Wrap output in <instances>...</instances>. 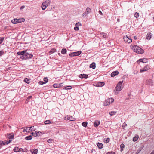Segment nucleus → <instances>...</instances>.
Listing matches in <instances>:
<instances>
[{
    "instance_id": "12",
    "label": "nucleus",
    "mask_w": 154,
    "mask_h": 154,
    "mask_svg": "<svg viewBox=\"0 0 154 154\" xmlns=\"http://www.w3.org/2000/svg\"><path fill=\"white\" fill-rule=\"evenodd\" d=\"M79 77L82 79H86L88 77V75L86 74H81L79 75Z\"/></svg>"
},
{
    "instance_id": "18",
    "label": "nucleus",
    "mask_w": 154,
    "mask_h": 154,
    "mask_svg": "<svg viewBox=\"0 0 154 154\" xmlns=\"http://www.w3.org/2000/svg\"><path fill=\"white\" fill-rule=\"evenodd\" d=\"M30 152L32 153V154H37L38 153V149H32L30 150Z\"/></svg>"
},
{
    "instance_id": "32",
    "label": "nucleus",
    "mask_w": 154,
    "mask_h": 154,
    "mask_svg": "<svg viewBox=\"0 0 154 154\" xmlns=\"http://www.w3.org/2000/svg\"><path fill=\"white\" fill-rule=\"evenodd\" d=\"M100 34L104 38H106L107 37L106 34L104 32H101Z\"/></svg>"
},
{
    "instance_id": "53",
    "label": "nucleus",
    "mask_w": 154,
    "mask_h": 154,
    "mask_svg": "<svg viewBox=\"0 0 154 154\" xmlns=\"http://www.w3.org/2000/svg\"><path fill=\"white\" fill-rule=\"evenodd\" d=\"M23 149L22 148H19V152H23Z\"/></svg>"
},
{
    "instance_id": "27",
    "label": "nucleus",
    "mask_w": 154,
    "mask_h": 154,
    "mask_svg": "<svg viewBox=\"0 0 154 154\" xmlns=\"http://www.w3.org/2000/svg\"><path fill=\"white\" fill-rule=\"evenodd\" d=\"M123 39L125 42H128V36L127 35H126V36H124Z\"/></svg>"
},
{
    "instance_id": "30",
    "label": "nucleus",
    "mask_w": 154,
    "mask_h": 154,
    "mask_svg": "<svg viewBox=\"0 0 154 154\" xmlns=\"http://www.w3.org/2000/svg\"><path fill=\"white\" fill-rule=\"evenodd\" d=\"M51 122V121L50 120H47L45 121L44 123L45 124H51L52 123Z\"/></svg>"
},
{
    "instance_id": "62",
    "label": "nucleus",
    "mask_w": 154,
    "mask_h": 154,
    "mask_svg": "<svg viewBox=\"0 0 154 154\" xmlns=\"http://www.w3.org/2000/svg\"><path fill=\"white\" fill-rule=\"evenodd\" d=\"M33 56L32 55L29 54V59L31 58Z\"/></svg>"
},
{
    "instance_id": "19",
    "label": "nucleus",
    "mask_w": 154,
    "mask_h": 154,
    "mask_svg": "<svg viewBox=\"0 0 154 154\" xmlns=\"http://www.w3.org/2000/svg\"><path fill=\"white\" fill-rule=\"evenodd\" d=\"M97 145L98 148L100 149L102 148L103 146V145L102 143L99 142L97 143Z\"/></svg>"
},
{
    "instance_id": "3",
    "label": "nucleus",
    "mask_w": 154,
    "mask_h": 154,
    "mask_svg": "<svg viewBox=\"0 0 154 154\" xmlns=\"http://www.w3.org/2000/svg\"><path fill=\"white\" fill-rule=\"evenodd\" d=\"M122 82L120 81L117 85L116 88V91H120L122 89L123 87L122 86Z\"/></svg>"
},
{
    "instance_id": "57",
    "label": "nucleus",
    "mask_w": 154,
    "mask_h": 154,
    "mask_svg": "<svg viewBox=\"0 0 154 154\" xmlns=\"http://www.w3.org/2000/svg\"><path fill=\"white\" fill-rule=\"evenodd\" d=\"M2 143V146L6 144V143L5 142H5H4V141H3V143Z\"/></svg>"
},
{
    "instance_id": "23",
    "label": "nucleus",
    "mask_w": 154,
    "mask_h": 154,
    "mask_svg": "<svg viewBox=\"0 0 154 154\" xmlns=\"http://www.w3.org/2000/svg\"><path fill=\"white\" fill-rule=\"evenodd\" d=\"M139 137V136L138 135H136L135 137H134L133 139V141L134 142L136 141L137 140V139Z\"/></svg>"
},
{
    "instance_id": "2",
    "label": "nucleus",
    "mask_w": 154,
    "mask_h": 154,
    "mask_svg": "<svg viewBox=\"0 0 154 154\" xmlns=\"http://www.w3.org/2000/svg\"><path fill=\"white\" fill-rule=\"evenodd\" d=\"M131 48L133 51L138 54H142L144 52L143 50L137 45H132Z\"/></svg>"
},
{
    "instance_id": "5",
    "label": "nucleus",
    "mask_w": 154,
    "mask_h": 154,
    "mask_svg": "<svg viewBox=\"0 0 154 154\" xmlns=\"http://www.w3.org/2000/svg\"><path fill=\"white\" fill-rule=\"evenodd\" d=\"M91 12V9L89 8H87L85 11L82 14V16L83 17H85L88 14Z\"/></svg>"
},
{
    "instance_id": "64",
    "label": "nucleus",
    "mask_w": 154,
    "mask_h": 154,
    "mask_svg": "<svg viewBox=\"0 0 154 154\" xmlns=\"http://www.w3.org/2000/svg\"><path fill=\"white\" fill-rule=\"evenodd\" d=\"M150 154H154V152H152Z\"/></svg>"
},
{
    "instance_id": "35",
    "label": "nucleus",
    "mask_w": 154,
    "mask_h": 154,
    "mask_svg": "<svg viewBox=\"0 0 154 154\" xmlns=\"http://www.w3.org/2000/svg\"><path fill=\"white\" fill-rule=\"evenodd\" d=\"M24 81L28 84H29V79L27 78H25L24 80Z\"/></svg>"
},
{
    "instance_id": "28",
    "label": "nucleus",
    "mask_w": 154,
    "mask_h": 154,
    "mask_svg": "<svg viewBox=\"0 0 154 154\" xmlns=\"http://www.w3.org/2000/svg\"><path fill=\"white\" fill-rule=\"evenodd\" d=\"M140 60H142V62L143 63H146L147 62V60L146 58L140 59Z\"/></svg>"
},
{
    "instance_id": "50",
    "label": "nucleus",
    "mask_w": 154,
    "mask_h": 154,
    "mask_svg": "<svg viewBox=\"0 0 154 154\" xmlns=\"http://www.w3.org/2000/svg\"><path fill=\"white\" fill-rule=\"evenodd\" d=\"M110 140V139L109 138H107L106 140V143H108Z\"/></svg>"
},
{
    "instance_id": "8",
    "label": "nucleus",
    "mask_w": 154,
    "mask_h": 154,
    "mask_svg": "<svg viewBox=\"0 0 154 154\" xmlns=\"http://www.w3.org/2000/svg\"><path fill=\"white\" fill-rule=\"evenodd\" d=\"M114 101V99L112 98H110L106 100L107 103H106V105H109L110 103H112Z\"/></svg>"
},
{
    "instance_id": "54",
    "label": "nucleus",
    "mask_w": 154,
    "mask_h": 154,
    "mask_svg": "<svg viewBox=\"0 0 154 154\" xmlns=\"http://www.w3.org/2000/svg\"><path fill=\"white\" fill-rule=\"evenodd\" d=\"M98 12L99 14H100L101 15H103V14L100 10H99L98 11Z\"/></svg>"
},
{
    "instance_id": "24",
    "label": "nucleus",
    "mask_w": 154,
    "mask_h": 154,
    "mask_svg": "<svg viewBox=\"0 0 154 154\" xmlns=\"http://www.w3.org/2000/svg\"><path fill=\"white\" fill-rule=\"evenodd\" d=\"M36 129V128L34 126H31V127H29V133L30 132V131H35Z\"/></svg>"
},
{
    "instance_id": "61",
    "label": "nucleus",
    "mask_w": 154,
    "mask_h": 154,
    "mask_svg": "<svg viewBox=\"0 0 154 154\" xmlns=\"http://www.w3.org/2000/svg\"><path fill=\"white\" fill-rule=\"evenodd\" d=\"M119 91H115V94H118V92Z\"/></svg>"
},
{
    "instance_id": "15",
    "label": "nucleus",
    "mask_w": 154,
    "mask_h": 154,
    "mask_svg": "<svg viewBox=\"0 0 154 154\" xmlns=\"http://www.w3.org/2000/svg\"><path fill=\"white\" fill-rule=\"evenodd\" d=\"M119 72L118 71H116L112 72L111 74V76L112 77H114L115 76L117 75Z\"/></svg>"
},
{
    "instance_id": "48",
    "label": "nucleus",
    "mask_w": 154,
    "mask_h": 154,
    "mask_svg": "<svg viewBox=\"0 0 154 154\" xmlns=\"http://www.w3.org/2000/svg\"><path fill=\"white\" fill-rule=\"evenodd\" d=\"M132 42V39H131V38H129L128 37V43H130Z\"/></svg>"
},
{
    "instance_id": "56",
    "label": "nucleus",
    "mask_w": 154,
    "mask_h": 154,
    "mask_svg": "<svg viewBox=\"0 0 154 154\" xmlns=\"http://www.w3.org/2000/svg\"><path fill=\"white\" fill-rule=\"evenodd\" d=\"M24 8H25V6H24V5H23V6H21V7H20V9L21 10H22V9H24Z\"/></svg>"
},
{
    "instance_id": "40",
    "label": "nucleus",
    "mask_w": 154,
    "mask_h": 154,
    "mask_svg": "<svg viewBox=\"0 0 154 154\" xmlns=\"http://www.w3.org/2000/svg\"><path fill=\"white\" fill-rule=\"evenodd\" d=\"M127 126V124L125 122H124L122 124V127L123 129H124Z\"/></svg>"
},
{
    "instance_id": "42",
    "label": "nucleus",
    "mask_w": 154,
    "mask_h": 154,
    "mask_svg": "<svg viewBox=\"0 0 154 154\" xmlns=\"http://www.w3.org/2000/svg\"><path fill=\"white\" fill-rule=\"evenodd\" d=\"M75 26H76L78 27L79 26H81V24L80 22H78V23H76V24H75Z\"/></svg>"
},
{
    "instance_id": "41",
    "label": "nucleus",
    "mask_w": 154,
    "mask_h": 154,
    "mask_svg": "<svg viewBox=\"0 0 154 154\" xmlns=\"http://www.w3.org/2000/svg\"><path fill=\"white\" fill-rule=\"evenodd\" d=\"M44 81L45 82V83H47L48 81V79L47 77H45L43 79Z\"/></svg>"
},
{
    "instance_id": "52",
    "label": "nucleus",
    "mask_w": 154,
    "mask_h": 154,
    "mask_svg": "<svg viewBox=\"0 0 154 154\" xmlns=\"http://www.w3.org/2000/svg\"><path fill=\"white\" fill-rule=\"evenodd\" d=\"M29 101V97H27V98L26 100V101H25V103H28V102Z\"/></svg>"
},
{
    "instance_id": "36",
    "label": "nucleus",
    "mask_w": 154,
    "mask_h": 154,
    "mask_svg": "<svg viewBox=\"0 0 154 154\" xmlns=\"http://www.w3.org/2000/svg\"><path fill=\"white\" fill-rule=\"evenodd\" d=\"M41 7L43 10H45L47 7L46 5H43V3H42Z\"/></svg>"
},
{
    "instance_id": "1",
    "label": "nucleus",
    "mask_w": 154,
    "mask_h": 154,
    "mask_svg": "<svg viewBox=\"0 0 154 154\" xmlns=\"http://www.w3.org/2000/svg\"><path fill=\"white\" fill-rule=\"evenodd\" d=\"M27 50H24L22 51H20L17 53V54L18 55H21L20 58L22 59L26 60L28 58L29 56V54L26 52Z\"/></svg>"
},
{
    "instance_id": "6",
    "label": "nucleus",
    "mask_w": 154,
    "mask_h": 154,
    "mask_svg": "<svg viewBox=\"0 0 154 154\" xmlns=\"http://www.w3.org/2000/svg\"><path fill=\"white\" fill-rule=\"evenodd\" d=\"M82 53L81 51H78L77 52H72L70 54L69 56L70 57H74L79 55Z\"/></svg>"
},
{
    "instance_id": "37",
    "label": "nucleus",
    "mask_w": 154,
    "mask_h": 154,
    "mask_svg": "<svg viewBox=\"0 0 154 154\" xmlns=\"http://www.w3.org/2000/svg\"><path fill=\"white\" fill-rule=\"evenodd\" d=\"M116 112H115V111H111L110 112L109 114L111 116H112L114 115L115 114V113H116Z\"/></svg>"
},
{
    "instance_id": "34",
    "label": "nucleus",
    "mask_w": 154,
    "mask_h": 154,
    "mask_svg": "<svg viewBox=\"0 0 154 154\" xmlns=\"http://www.w3.org/2000/svg\"><path fill=\"white\" fill-rule=\"evenodd\" d=\"M134 16L136 18H138L139 16V13L136 12L134 13Z\"/></svg>"
},
{
    "instance_id": "13",
    "label": "nucleus",
    "mask_w": 154,
    "mask_h": 154,
    "mask_svg": "<svg viewBox=\"0 0 154 154\" xmlns=\"http://www.w3.org/2000/svg\"><path fill=\"white\" fill-rule=\"evenodd\" d=\"M50 1L49 0H48L45 1V2H43L42 3H43V5H46V7H47L50 5Z\"/></svg>"
},
{
    "instance_id": "4",
    "label": "nucleus",
    "mask_w": 154,
    "mask_h": 154,
    "mask_svg": "<svg viewBox=\"0 0 154 154\" xmlns=\"http://www.w3.org/2000/svg\"><path fill=\"white\" fill-rule=\"evenodd\" d=\"M25 21V19L24 18L21 19H15L12 21V22L14 24H17Z\"/></svg>"
},
{
    "instance_id": "33",
    "label": "nucleus",
    "mask_w": 154,
    "mask_h": 154,
    "mask_svg": "<svg viewBox=\"0 0 154 154\" xmlns=\"http://www.w3.org/2000/svg\"><path fill=\"white\" fill-rule=\"evenodd\" d=\"M19 149L18 147H15L14 149V152H19Z\"/></svg>"
},
{
    "instance_id": "43",
    "label": "nucleus",
    "mask_w": 154,
    "mask_h": 154,
    "mask_svg": "<svg viewBox=\"0 0 154 154\" xmlns=\"http://www.w3.org/2000/svg\"><path fill=\"white\" fill-rule=\"evenodd\" d=\"M4 54V51L3 50L0 51V56H2Z\"/></svg>"
},
{
    "instance_id": "45",
    "label": "nucleus",
    "mask_w": 154,
    "mask_h": 154,
    "mask_svg": "<svg viewBox=\"0 0 154 154\" xmlns=\"http://www.w3.org/2000/svg\"><path fill=\"white\" fill-rule=\"evenodd\" d=\"M5 141V142L6 143V144H9V143L11 142V140H7Z\"/></svg>"
},
{
    "instance_id": "7",
    "label": "nucleus",
    "mask_w": 154,
    "mask_h": 154,
    "mask_svg": "<svg viewBox=\"0 0 154 154\" xmlns=\"http://www.w3.org/2000/svg\"><path fill=\"white\" fill-rule=\"evenodd\" d=\"M149 68L148 65H146L144 67V68L141 69L140 70V73H142L148 70L149 69Z\"/></svg>"
},
{
    "instance_id": "59",
    "label": "nucleus",
    "mask_w": 154,
    "mask_h": 154,
    "mask_svg": "<svg viewBox=\"0 0 154 154\" xmlns=\"http://www.w3.org/2000/svg\"><path fill=\"white\" fill-rule=\"evenodd\" d=\"M32 136L31 135V134L30 135H29V140H31L32 139Z\"/></svg>"
},
{
    "instance_id": "10",
    "label": "nucleus",
    "mask_w": 154,
    "mask_h": 154,
    "mask_svg": "<svg viewBox=\"0 0 154 154\" xmlns=\"http://www.w3.org/2000/svg\"><path fill=\"white\" fill-rule=\"evenodd\" d=\"M146 84L149 85H152L153 82L152 80L150 79L147 80L146 82Z\"/></svg>"
},
{
    "instance_id": "58",
    "label": "nucleus",
    "mask_w": 154,
    "mask_h": 154,
    "mask_svg": "<svg viewBox=\"0 0 154 154\" xmlns=\"http://www.w3.org/2000/svg\"><path fill=\"white\" fill-rule=\"evenodd\" d=\"M25 139L27 140H29V136L26 137L25 138Z\"/></svg>"
},
{
    "instance_id": "31",
    "label": "nucleus",
    "mask_w": 154,
    "mask_h": 154,
    "mask_svg": "<svg viewBox=\"0 0 154 154\" xmlns=\"http://www.w3.org/2000/svg\"><path fill=\"white\" fill-rule=\"evenodd\" d=\"M87 124L88 123L87 122H84L82 123V125L85 127H87Z\"/></svg>"
},
{
    "instance_id": "21",
    "label": "nucleus",
    "mask_w": 154,
    "mask_h": 154,
    "mask_svg": "<svg viewBox=\"0 0 154 154\" xmlns=\"http://www.w3.org/2000/svg\"><path fill=\"white\" fill-rule=\"evenodd\" d=\"M152 34L150 33H148L146 35V39L147 40H149L151 38Z\"/></svg>"
},
{
    "instance_id": "39",
    "label": "nucleus",
    "mask_w": 154,
    "mask_h": 154,
    "mask_svg": "<svg viewBox=\"0 0 154 154\" xmlns=\"http://www.w3.org/2000/svg\"><path fill=\"white\" fill-rule=\"evenodd\" d=\"M53 86L54 88H57L59 87V85L57 84H54L53 85Z\"/></svg>"
},
{
    "instance_id": "29",
    "label": "nucleus",
    "mask_w": 154,
    "mask_h": 154,
    "mask_svg": "<svg viewBox=\"0 0 154 154\" xmlns=\"http://www.w3.org/2000/svg\"><path fill=\"white\" fill-rule=\"evenodd\" d=\"M56 51V49H55L54 48H52L50 50V53L52 54V53L55 52Z\"/></svg>"
},
{
    "instance_id": "49",
    "label": "nucleus",
    "mask_w": 154,
    "mask_h": 154,
    "mask_svg": "<svg viewBox=\"0 0 154 154\" xmlns=\"http://www.w3.org/2000/svg\"><path fill=\"white\" fill-rule=\"evenodd\" d=\"M74 29L75 31H78L79 30V27L76 26V27H74Z\"/></svg>"
},
{
    "instance_id": "46",
    "label": "nucleus",
    "mask_w": 154,
    "mask_h": 154,
    "mask_svg": "<svg viewBox=\"0 0 154 154\" xmlns=\"http://www.w3.org/2000/svg\"><path fill=\"white\" fill-rule=\"evenodd\" d=\"M38 83H39V84L40 85H42L45 83V82H44L43 81H39Z\"/></svg>"
},
{
    "instance_id": "14",
    "label": "nucleus",
    "mask_w": 154,
    "mask_h": 154,
    "mask_svg": "<svg viewBox=\"0 0 154 154\" xmlns=\"http://www.w3.org/2000/svg\"><path fill=\"white\" fill-rule=\"evenodd\" d=\"M66 117L67 119V120H69L71 121H74L75 119V118H73L72 116H67Z\"/></svg>"
},
{
    "instance_id": "22",
    "label": "nucleus",
    "mask_w": 154,
    "mask_h": 154,
    "mask_svg": "<svg viewBox=\"0 0 154 154\" xmlns=\"http://www.w3.org/2000/svg\"><path fill=\"white\" fill-rule=\"evenodd\" d=\"M27 128H22L20 129V131L21 132H29V130H27Z\"/></svg>"
},
{
    "instance_id": "20",
    "label": "nucleus",
    "mask_w": 154,
    "mask_h": 154,
    "mask_svg": "<svg viewBox=\"0 0 154 154\" xmlns=\"http://www.w3.org/2000/svg\"><path fill=\"white\" fill-rule=\"evenodd\" d=\"M89 67L92 68L93 69H95L96 67V64L95 62H93L90 65Z\"/></svg>"
},
{
    "instance_id": "25",
    "label": "nucleus",
    "mask_w": 154,
    "mask_h": 154,
    "mask_svg": "<svg viewBox=\"0 0 154 154\" xmlns=\"http://www.w3.org/2000/svg\"><path fill=\"white\" fill-rule=\"evenodd\" d=\"M67 51V50L66 49L63 48L62 49L61 51V53L63 54H66Z\"/></svg>"
},
{
    "instance_id": "26",
    "label": "nucleus",
    "mask_w": 154,
    "mask_h": 154,
    "mask_svg": "<svg viewBox=\"0 0 154 154\" xmlns=\"http://www.w3.org/2000/svg\"><path fill=\"white\" fill-rule=\"evenodd\" d=\"M120 147L121 149L120 151L121 152H122L123 150V149L125 147L124 144L123 143L121 144L120 146Z\"/></svg>"
},
{
    "instance_id": "9",
    "label": "nucleus",
    "mask_w": 154,
    "mask_h": 154,
    "mask_svg": "<svg viewBox=\"0 0 154 154\" xmlns=\"http://www.w3.org/2000/svg\"><path fill=\"white\" fill-rule=\"evenodd\" d=\"M105 83L103 82H99L97 84L96 86L98 87H101L103 86Z\"/></svg>"
},
{
    "instance_id": "47",
    "label": "nucleus",
    "mask_w": 154,
    "mask_h": 154,
    "mask_svg": "<svg viewBox=\"0 0 154 154\" xmlns=\"http://www.w3.org/2000/svg\"><path fill=\"white\" fill-rule=\"evenodd\" d=\"M53 140L51 139H49L48 140L47 142L49 143H51Z\"/></svg>"
},
{
    "instance_id": "44",
    "label": "nucleus",
    "mask_w": 154,
    "mask_h": 154,
    "mask_svg": "<svg viewBox=\"0 0 154 154\" xmlns=\"http://www.w3.org/2000/svg\"><path fill=\"white\" fill-rule=\"evenodd\" d=\"M72 88V87L71 86H68L65 87V89L66 90L70 89Z\"/></svg>"
},
{
    "instance_id": "11",
    "label": "nucleus",
    "mask_w": 154,
    "mask_h": 154,
    "mask_svg": "<svg viewBox=\"0 0 154 154\" xmlns=\"http://www.w3.org/2000/svg\"><path fill=\"white\" fill-rule=\"evenodd\" d=\"M7 138L9 139H13L14 138V135L13 133H11L9 134H8L7 136Z\"/></svg>"
},
{
    "instance_id": "38",
    "label": "nucleus",
    "mask_w": 154,
    "mask_h": 154,
    "mask_svg": "<svg viewBox=\"0 0 154 154\" xmlns=\"http://www.w3.org/2000/svg\"><path fill=\"white\" fill-rule=\"evenodd\" d=\"M4 39V37H0V45Z\"/></svg>"
},
{
    "instance_id": "63",
    "label": "nucleus",
    "mask_w": 154,
    "mask_h": 154,
    "mask_svg": "<svg viewBox=\"0 0 154 154\" xmlns=\"http://www.w3.org/2000/svg\"><path fill=\"white\" fill-rule=\"evenodd\" d=\"M137 71L136 72L135 71L134 72V73L135 74H137Z\"/></svg>"
},
{
    "instance_id": "55",
    "label": "nucleus",
    "mask_w": 154,
    "mask_h": 154,
    "mask_svg": "<svg viewBox=\"0 0 154 154\" xmlns=\"http://www.w3.org/2000/svg\"><path fill=\"white\" fill-rule=\"evenodd\" d=\"M1 143H3V141H0V149L1 147L2 146V145Z\"/></svg>"
},
{
    "instance_id": "17",
    "label": "nucleus",
    "mask_w": 154,
    "mask_h": 154,
    "mask_svg": "<svg viewBox=\"0 0 154 154\" xmlns=\"http://www.w3.org/2000/svg\"><path fill=\"white\" fill-rule=\"evenodd\" d=\"M100 122L99 120L95 121L94 123V125L95 127H97L100 125Z\"/></svg>"
},
{
    "instance_id": "51",
    "label": "nucleus",
    "mask_w": 154,
    "mask_h": 154,
    "mask_svg": "<svg viewBox=\"0 0 154 154\" xmlns=\"http://www.w3.org/2000/svg\"><path fill=\"white\" fill-rule=\"evenodd\" d=\"M106 154H115V153L113 152H107Z\"/></svg>"
},
{
    "instance_id": "60",
    "label": "nucleus",
    "mask_w": 154,
    "mask_h": 154,
    "mask_svg": "<svg viewBox=\"0 0 154 154\" xmlns=\"http://www.w3.org/2000/svg\"><path fill=\"white\" fill-rule=\"evenodd\" d=\"M142 60H140V59L137 61V63H140V62H142Z\"/></svg>"
},
{
    "instance_id": "16",
    "label": "nucleus",
    "mask_w": 154,
    "mask_h": 154,
    "mask_svg": "<svg viewBox=\"0 0 154 154\" xmlns=\"http://www.w3.org/2000/svg\"><path fill=\"white\" fill-rule=\"evenodd\" d=\"M31 134L32 136H34V137H36L37 136H39L40 135L39 134V132L35 131L31 133Z\"/></svg>"
}]
</instances>
